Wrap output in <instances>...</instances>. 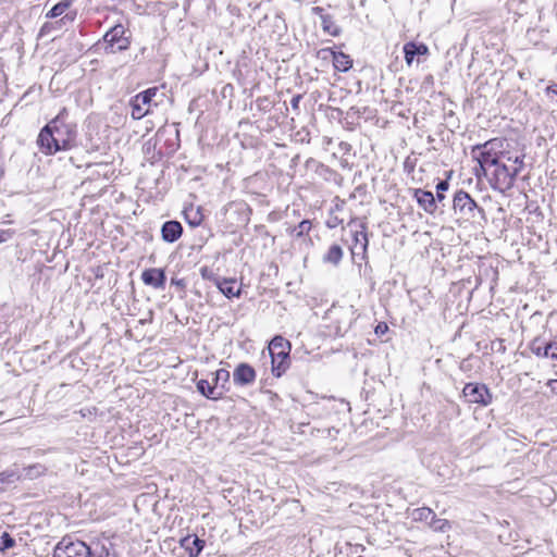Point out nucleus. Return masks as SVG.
Returning <instances> with one entry per match:
<instances>
[{
	"label": "nucleus",
	"mask_w": 557,
	"mask_h": 557,
	"mask_svg": "<svg viewBox=\"0 0 557 557\" xmlns=\"http://www.w3.org/2000/svg\"><path fill=\"white\" fill-rule=\"evenodd\" d=\"M141 280L144 284L152 286L158 289L164 288L166 276L162 269L151 268L147 269L141 273Z\"/></svg>",
	"instance_id": "obj_10"
},
{
	"label": "nucleus",
	"mask_w": 557,
	"mask_h": 557,
	"mask_svg": "<svg viewBox=\"0 0 557 557\" xmlns=\"http://www.w3.org/2000/svg\"><path fill=\"white\" fill-rule=\"evenodd\" d=\"M549 345L553 346V348L550 349V357L553 359H557V343L556 342H550Z\"/></svg>",
	"instance_id": "obj_40"
},
{
	"label": "nucleus",
	"mask_w": 557,
	"mask_h": 557,
	"mask_svg": "<svg viewBox=\"0 0 557 557\" xmlns=\"http://www.w3.org/2000/svg\"><path fill=\"white\" fill-rule=\"evenodd\" d=\"M197 391L208 399L218 400L223 397L222 388L214 386L213 382L208 380H199L197 382Z\"/></svg>",
	"instance_id": "obj_14"
},
{
	"label": "nucleus",
	"mask_w": 557,
	"mask_h": 557,
	"mask_svg": "<svg viewBox=\"0 0 557 557\" xmlns=\"http://www.w3.org/2000/svg\"><path fill=\"white\" fill-rule=\"evenodd\" d=\"M481 174H483V175H485V174H486V168L481 169V168H480V165H479L478 168H475V175H476L478 177H480V176H481Z\"/></svg>",
	"instance_id": "obj_42"
},
{
	"label": "nucleus",
	"mask_w": 557,
	"mask_h": 557,
	"mask_svg": "<svg viewBox=\"0 0 557 557\" xmlns=\"http://www.w3.org/2000/svg\"><path fill=\"white\" fill-rule=\"evenodd\" d=\"M302 96L301 95H296L292 98L290 100V106L294 110H298L299 109V102L301 100Z\"/></svg>",
	"instance_id": "obj_37"
},
{
	"label": "nucleus",
	"mask_w": 557,
	"mask_h": 557,
	"mask_svg": "<svg viewBox=\"0 0 557 557\" xmlns=\"http://www.w3.org/2000/svg\"><path fill=\"white\" fill-rule=\"evenodd\" d=\"M126 29L123 25L117 24L111 27L102 37L97 46L102 45L107 54H114L127 50L131 46V38L126 36Z\"/></svg>",
	"instance_id": "obj_3"
},
{
	"label": "nucleus",
	"mask_w": 557,
	"mask_h": 557,
	"mask_svg": "<svg viewBox=\"0 0 557 557\" xmlns=\"http://www.w3.org/2000/svg\"><path fill=\"white\" fill-rule=\"evenodd\" d=\"M53 557H112L110 548L99 542L87 545L85 542L62 539L54 549Z\"/></svg>",
	"instance_id": "obj_2"
},
{
	"label": "nucleus",
	"mask_w": 557,
	"mask_h": 557,
	"mask_svg": "<svg viewBox=\"0 0 557 557\" xmlns=\"http://www.w3.org/2000/svg\"><path fill=\"white\" fill-rule=\"evenodd\" d=\"M171 284L180 287L181 289H184L186 286L185 281L183 278H176V277H172Z\"/></svg>",
	"instance_id": "obj_38"
},
{
	"label": "nucleus",
	"mask_w": 557,
	"mask_h": 557,
	"mask_svg": "<svg viewBox=\"0 0 557 557\" xmlns=\"http://www.w3.org/2000/svg\"><path fill=\"white\" fill-rule=\"evenodd\" d=\"M321 25L323 32L327 33L331 36H338L342 32L341 27H338L333 20V16L330 14L323 15L321 18Z\"/></svg>",
	"instance_id": "obj_21"
},
{
	"label": "nucleus",
	"mask_w": 557,
	"mask_h": 557,
	"mask_svg": "<svg viewBox=\"0 0 557 557\" xmlns=\"http://www.w3.org/2000/svg\"><path fill=\"white\" fill-rule=\"evenodd\" d=\"M434 511L429 507H421L413 509L411 516L414 521H428L434 519Z\"/></svg>",
	"instance_id": "obj_24"
},
{
	"label": "nucleus",
	"mask_w": 557,
	"mask_h": 557,
	"mask_svg": "<svg viewBox=\"0 0 557 557\" xmlns=\"http://www.w3.org/2000/svg\"><path fill=\"white\" fill-rule=\"evenodd\" d=\"M288 355V350L284 349H281L276 354H272V373L276 377H280L287 370L289 366Z\"/></svg>",
	"instance_id": "obj_13"
},
{
	"label": "nucleus",
	"mask_w": 557,
	"mask_h": 557,
	"mask_svg": "<svg viewBox=\"0 0 557 557\" xmlns=\"http://www.w3.org/2000/svg\"><path fill=\"white\" fill-rule=\"evenodd\" d=\"M429 48L424 44H416L409 41L404 45L405 61L408 65H411L417 55L428 54Z\"/></svg>",
	"instance_id": "obj_15"
},
{
	"label": "nucleus",
	"mask_w": 557,
	"mask_h": 557,
	"mask_svg": "<svg viewBox=\"0 0 557 557\" xmlns=\"http://www.w3.org/2000/svg\"><path fill=\"white\" fill-rule=\"evenodd\" d=\"M212 376L214 386L222 388L224 395L228 391L227 383L230 381V372L225 369H219L212 373Z\"/></svg>",
	"instance_id": "obj_20"
},
{
	"label": "nucleus",
	"mask_w": 557,
	"mask_h": 557,
	"mask_svg": "<svg viewBox=\"0 0 557 557\" xmlns=\"http://www.w3.org/2000/svg\"><path fill=\"white\" fill-rule=\"evenodd\" d=\"M546 91H547V94H555V95H557V84L548 86L546 88Z\"/></svg>",
	"instance_id": "obj_41"
},
{
	"label": "nucleus",
	"mask_w": 557,
	"mask_h": 557,
	"mask_svg": "<svg viewBox=\"0 0 557 557\" xmlns=\"http://www.w3.org/2000/svg\"><path fill=\"white\" fill-rule=\"evenodd\" d=\"M453 211L458 220L470 221L475 218V213H483L474 199L465 190L460 189L455 193L453 199Z\"/></svg>",
	"instance_id": "obj_4"
},
{
	"label": "nucleus",
	"mask_w": 557,
	"mask_h": 557,
	"mask_svg": "<svg viewBox=\"0 0 557 557\" xmlns=\"http://www.w3.org/2000/svg\"><path fill=\"white\" fill-rule=\"evenodd\" d=\"M76 136V124L69 121V111L62 108L57 116L41 128L37 144L42 153L54 154L61 150L72 149Z\"/></svg>",
	"instance_id": "obj_1"
},
{
	"label": "nucleus",
	"mask_w": 557,
	"mask_h": 557,
	"mask_svg": "<svg viewBox=\"0 0 557 557\" xmlns=\"http://www.w3.org/2000/svg\"><path fill=\"white\" fill-rule=\"evenodd\" d=\"M449 187V183L446 180H442L436 185V201L442 202L445 199L444 191Z\"/></svg>",
	"instance_id": "obj_31"
},
{
	"label": "nucleus",
	"mask_w": 557,
	"mask_h": 557,
	"mask_svg": "<svg viewBox=\"0 0 557 557\" xmlns=\"http://www.w3.org/2000/svg\"><path fill=\"white\" fill-rule=\"evenodd\" d=\"M502 141L497 138L491 139L483 145H476L472 148V157L480 163V168L494 166L498 163V149Z\"/></svg>",
	"instance_id": "obj_5"
},
{
	"label": "nucleus",
	"mask_w": 557,
	"mask_h": 557,
	"mask_svg": "<svg viewBox=\"0 0 557 557\" xmlns=\"http://www.w3.org/2000/svg\"><path fill=\"white\" fill-rule=\"evenodd\" d=\"M281 349L289 351L290 344L287 341H285L282 336H275L269 345L270 355L272 356V354H276Z\"/></svg>",
	"instance_id": "obj_25"
},
{
	"label": "nucleus",
	"mask_w": 557,
	"mask_h": 557,
	"mask_svg": "<svg viewBox=\"0 0 557 557\" xmlns=\"http://www.w3.org/2000/svg\"><path fill=\"white\" fill-rule=\"evenodd\" d=\"M183 234V226L178 221L170 220L161 226V237L166 243H175Z\"/></svg>",
	"instance_id": "obj_11"
},
{
	"label": "nucleus",
	"mask_w": 557,
	"mask_h": 557,
	"mask_svg": "<svg viewBox=\"0 0 557 557\" xmlns=\"http://www.w3.org/2000/svg\"><path fill=\"white\" fill-rule=\"evenodd\" d=\"M429 527L434 531L445 532L450 529V523L446 519L437 518L434 513V519L430 520Z\"/></svg>",
	"instance_id": "obj_27"
},
{
	"label": "nucleus",
	"mask_w": 557,
	"mask_h": 557,
	"mask_svg": "<svg viewBox=\"0 0 557 557\" xmlns=\"http://www.w3.org/2000/svg\"><path fill=\"white\" fill-rule=\"evenodd\" d=\"M200 275L203 280L206 281H211L215 286L218 285H221V280L223 277H220L219 275H216L212 269L208 268V267H202L200 269Z\"/></svg>",
	"instance_id": "obj_29"
},
{
	"label": "nucleus",
	"mask_w": 557,
	"mask_h": 557,
	"mask_svg": "<svg viewBox=\"0 0 557 557\" xmlns=\"http://www.w3.org/2000/svg\"><path fill=\"white\" fill-rule=\"evenodd\" d=\"M494 172V185L493 188L498 189L500 191H505L510 189L516 181L517 175L520 172V166L508 168L506 164L495 165Z\"/></svg>",
	"instance_id": "obj_7"
},
{
	"label": "nucleus",
	"mask_w": 557,
	"mask_h": 557,
	"mask_svg": "<svg viewBox=\"0 0 557 557\" xmlns=\"http://www.w3.org/2000/svg\"><path fill=\"white\" fill-rule=\"evenodd\" d=\"M388 330V326L385 322H380L376 326H375V334L376 335H383L387 332Z\"/></svg>",
	"instance_id": "obj_35"
},
{
	"label": "nucleus",
	"mask_w": 557,
	"mask_h": 557,
	"mask_svg": "<svg viewBox=\"0 0 557 557\" xmlns=\"http://www.w3.org/2000/svg\"><path fill=\"white\" fill-rule=\"evenodd\" d=\"M343 249L339 245L337 244H333L329 250L326 251V253L323 256V261L325 263H331L333 265H338L339 262L342 261L343 259Z\"/></svg>",
	"instance_id": "obj_19"
},
{
	"label": "nucleus",
	"mask_w": 557,
	"mask_h": 557,
	"mask_svg": "<svg viewBox=\"0 0 557 557\" xmlns=\"http://www.w3.org/2000/svg\"><path fill=\"white\" fill-rule=\"evenodd\" d=\"M73 0H61L59 3L54 4L51 10L47 13L48 18H55L62 15L71 5Z\"/></svg>",
	"instance_id": "obj_23"
},
{
	"label": "nucleus",
	"mask_w": 557,
	"mask_h": 557,
	"mask_svg": "<svg viewBox=\"0 0 557 557\" xmlns=\"http://www.w3.org/2000/svg\"><path fill=\"white\" fill-rule=\"evenodd\" d=\"M312 12H313V14L318 15L320 18H322L323 15H326V13H324V9L321 7L312 8Z\"/></svg>",
	"instance_id": "obj_39"
},
{
	"label": "nucleus",
	"mask_w": 557,
	"mask_h": 557,
	"mask_svg": "<svg viewBox=\"0 0 557 557\" xmlns=\"http://www.w3.org/2000/svg\"><path fill=\"white\" fill-rule=\"evenodd\" d=\"M515 164H516V166H520V170H521V169H522V166H523V160H522V158H520V157H516V159H515Z\"/></svg>",
	"instance_id": "obj_43"
},
{
	"label": "nucleus",
	"mask_w": 557,
	"mask_h": 557,
	"mask_svg": "<svg viewBox=\"0 0 557 557\" xmlns=\"http://www.w3.org/2000/svg\"><path fill=\"white\" fill-rule=\"evenodd\" d=\"M257 373L255 369L246 363H239L233 372V381L238 386H248L256 381Z\"/></svg>",
	"instance_id": "obj_9"
},
{
	"label": "nucleus",
	"mask_w": 557,
	"mask_h": 557,
	"mask_svg": "<svg viewBox=\"0 0 557 557\" xmlns=\"http://www.w3.org/2000/svg\"><path fill=\"white\" fill-rule=\"evenodd\" d=\"M332 62L335 70L341 72H346L352 66V60L350 57L342 51H336L335 54H333Z\"/></svg>",
	"instance_id": "obj_18"
},
{
	"label": "nucleus",
	"mask_w": 557,
	"mask_h": 557,
	"mask_svg": "<svg viewBox=\"0 0 557 557\" xmlns=\"http://www.w3.org/2000/svg\"><path fill=\"white\" fill-rule=\"evenodd\" d=\"M358 244H360V248L364 252L367 250V247H368V244H369L367 233H364V232H356V234H355V247H357Z\"/></svg>",
	"instance_id": "obj_33"
},
{
	"label": "nucleus",
	"mask_w": 557,
	"mask_h": 557,
	"mask_svg": "<svg viewBox=\"0 0 557 557\" xmlns=\"http://www.w3.org/2000/svg\"><path fill=\"white\" fill-rule=\"evenodd\" d=\"M15 545V540L7 532L0 536V550H5Z\"/></svg>",
	"instance_id": "obj_32"
},
{
	"label": "nucleus",
	"mask_w": 557,
	"mask_h": 557,
	"mask_svg": "<svg viewBox=\"0 0 557 557\" xmlns=\"http://www.w3.org/2000/svg\"><path fill=\"white\" fill-rule=\"evenodd\" d=\"M546 386L549 388L552 394L557 395V380L556 379L548 380L546 383Z\"/></svg>",
	"instance_id": "obj_36"
},
{
	"label": "nucleus",
	"mask_w": 557,
	"mask_h": 557,
	"mask_svg": "<svg viewBox=\"0 0 557 557\" xmlns=\"http://www.w3.org/2000/svg\"><path fill=\"white\" fill-rule=\"evenodd\" d=\"M311 230V222L309 220H302L298 225L294 226L290 230V235L296 237H301L305 234H308Z\"/></svg>",
	"instance_id": "obj_28"
},
{
	"label": "nucleus",
	"mask_w": 557,
	"mask_h": 557,
	"mask_svg": "<svg viewBox=\"0 0 557 557\" xmlns=\"http://www.w3.org/2000/svg\"><path fill=\"white\" fill-rule=\"evenodd\" d=\"M17 479V473L12 470L0 472V491L3 490L5 485L15 482Z\"/></svg>",
	"instance_id": "obj_30"
},
{
	"label": "nucleus",
	"mask_w": 557,
	"mask_h": 557,
	"mask_svg": "<svg viewBox=\"0 0 557 557\" xmlns=\"http://www.w3.org/2000/svg\"><path fill=\"white\" fill-rule=\"evenodd\" d=\"M462 395L469 404L487 406L492 401V394L488 387L482 383H467Z\"/></svg>",
	"instance_id": "obj_6"
},
{
	"label": "nucleus",
	"mask_w": 557,
	"mask_h": 557,
	"mask_svg": "<svg viewBox=\"0 0 557 557\" xmlns=\"http://www.w3.org/2000/svg\"><path fill=\"white\" fill-rule=\"evenodd\" d=\"M553 348L549 343L542 346L541 342L539 339H535L531 344V350L533 354H535L537 357H548L550 356V349Z\"/></svg>",
	"instance_id": "obj_26"
},
{
	"label": "nucleus",
	"mask_w": 557,
	"mask_h": 557,
	"mask_svg": "<svg viewBox=\"0 0 557 557\" xmlns=\"http://www.w3.org/2000/svg\"><path fill=\"white\" fill-rule=\"evenodd\" d=\"M184 215H185L186 222L193 227L200 225L202 222V214H201L199 208L198 209H194V208L186 209V210H184Z\"/></svg>",
	"instance_id": "obj_22"
},
{
	"label": "nucleus",
	"mask_w": 557,
	"mask_h": 557,
	"mask_svg": "<svg viewBox=\"0 0 557 557\" xmlns=\"http://www.w3.org/2000/svg\"><path fill=\"white\" fill-rule=\"evenodd\" d=\"M181 545L188 552L189 557H197L205 547V541L196 535H188L181 541Z\"/></svg>",
	"instance_id": "obj_16"
},
{
	"label": "nucleus",
	"mask_w": 557,
	"mask_h": 557,
	"mask_svg": "<svg viewBox=\"0 0 557 557\" xmlns=\"http://www.w3.org/2000/svg\"><path fill=\"white\" fill-rule=\"evenodd\" d=\"M2 240H3V238H2V236H0V242H2Z\"/></svg>",
	"instance_id": "obj_45"
},
{
	"label": "nucleus",
	"mask_w": 557,
	"mask_h": 557,
	"mask_svg": "<svg viewBox=\"0 0 557 557\" xmlns=\"http://www.w3.org/2000/svg\"><path fill=\"white\" fill-rule=\"evenodd\" d=\"M335 52L336 51H334L332 48H323L317 52V55L323 60H327L330 58L333 60V54H335Z\"/></svg>",
	"instance_id": "obj_34"
},
{
	"label": "nucleus",
	"mask_w": 557,
	"mask_h": 557,
	"mask_svg": "<svg viewBox=\"0 0 557 557\" xmlns=\"http://www.w3.org/2000/svg\"><path fill=\"white\" fill-rule=\"evenodd\" d=\"M414 198L417 199L418 205L428 213L433 214L436 209V199L432 191L423 190V189H416L414 191Z\"/></svg>",
	"instance_id": "obj_12"
},
{
	"label": "nucleus",
	"mask_w": 557,
	"mask_h": 557,
	"mask_svg": "<svg viewBox=\"0 0 557 557\" xmlns=\"http://www.w3.org/2000/svg\"><path fill=\"white\" fill-rule=\"evenodd\" d=\"M221 285H218V289L227 298L239 297L240 288L236 287V281L234 278H225L221 280Z\"/></svg>",
	"instance_id": "obj_17"
},
{
	"label": "nucleus",
	"mask_w": 557,
	"mask_h": 557,
	"mask_svg": "<svg viewBox=\"0 0 557 557\" xmlns=\"http://www.w3.org/2000/svg\"><path fill=\"white\" fill-rule=\"evenodd\" d=\"M362 189H363V188H362L361 186H358V187L355 189V191H360V190H362ZM349 198H356V193H352V194L349 196Z\"/></svg>",
	"instance_id": "obj_44"
},
{
	"label": "nucleus",
	"mask_w": 557,
	"mask_h": 557,
	"mask_svg": "<svg viewBox=\"0 0 557 557\" xmlns=\"http://www.w3.org/2000/svg\"><path fill=\"white\" fill-rule=\"evenodd\" d=\"M158 88H148L145 91L137 94L131 101L132 117L140 120L149 113V109H145V106H150L153 97L157 95Z\"/></svg>",
	"instance_id": "obj_8"
}]
</instances>
